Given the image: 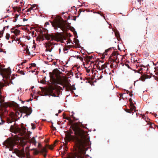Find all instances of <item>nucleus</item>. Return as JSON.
Wrapping results in <instances>:
<instances>
[{
    "instance_id": "f257e3e1",
    "label": "nucleus",
    "mask_w": 158,
    "mask_h": 158,
    "mask_svg": "<svg viewBox=\"0 0 158 158\" xmlns=\"http://www.w3.org/2000/svg\"><path fill=\"white\" fill-rule=\"evenodd\" d=\"M71 127L76 136L75 156L78 158H84L82 154L87 150L85 147L89 146V139L87 132L81 129L79 124L77 123L72 124Z\"/></svg>"
},
{
    "instance_id": "f03ea898",
    "label": "nucleus",
    "mask_w": 158,
    "mask_h": 158,
    "mask_svg": "<svg viewBox=\"0 0 158 158\" xmlns=\"http://www.w3.org/2000/svg\"><path fill=\"white\" fill-rule=\"evenodd\" d=\"M59 70L57 69H54L52 73L50 72V96L53 97H56L58 92L57 84L64 85L59 80Z\"/></svg>"
},
{
    "instance_id": "7ed1b4c3",
    "label": "nucleus",
    "mask_w": 158,
    "mask_h": 158,
    "mask_svg": "<svg viewBox=\"0 0 158 158\" xmlns=\"http://www.w3.org/2000/svg\"><path fill=\"white\" fill-rule=\"evenodd\" d=\"M50 23H51L53 27L55 29H57L58 27L60 28L63 31H67L68 30V28L65 26V23L62 20H61L60 19L55 18L53 21H50Z\"/></svg>"
},
{
    "instance_id": "20e7f679",
    "label": "nucleus",
    "mask_w": 158,
    "mask_h": 158,
    "mask_svg": "<svg viewBox=\"0 0 158 158\" xmlns=\"http://www.w3.org/2000/svg\"><path fill=\"white\" fill-rule=\"evenodd\" d=\"M46 77H44L43 79V81L42 83L44 84H46V82H47L48 84H47V86L44 87H40L41 92L39 91H38L37 93L39 94L41 96H48L49 97V82L48 81H46Z\"/></svg>"
},
{
    "instance_id": "39448f33",
    "label": "nucleus",
    "mask_w": 158,
    "mask_h": 158,
    "mask_svg": "<svg viewBox=\"0 0 158 158\" xmlns=\"http://www.w3.org/2000/svg\"><path fill=\"white\" fill-rule=\"evenodd\" d=\"M42 30H41L42 35V41H43L45 39L48 41V44H49V35L48 34V30L45 28H43Z\"/></svg>"
},
{
    "instance_id": "423d86ee",
    "label": "nucleus",
    "mask_w": 158,
    "mask_h": 158,
    "mask_svg": "<svg viewBox=\"0 0 158 158\" xmlns=\"http://www.w3.org/2000/svg\"><path fill=\"white\" fill-rule=\"evenodd\" d=\"M22 109L23 112L21 114L20 117H22V114L23 113L26 114L23 117L24 118L25 116H27V117L28 116L30 115L32 112L31 107H28L27 106H23L22 107Z\"/></svg>"
},
{
    "instance_id": "0eeeda50",
    "label": "nucleus",
    "mask_w": 158,
    "mask_h": 158,
    "mask_svg": "<svg viewBox=\"0 0 158 158\" xmlns=\"http://www.w3.org/2000/svg\"><path fill=\"white\" fill-rule=\"evenodd\" d=\"M121 57V56L116 52H113L110 57V59L113 62L118 63L119 62V57Z\"/></svg>"
},
{
    "instance_id": "6e6552de",
    "label": "nucleus",
    "mask_w": 158,
    "mask_h": 158,
    "mask_svg": "<svg viewBox=\"0 0 158 158\" xmlns=\"http://www.w3.org/2000/svg\"><path fill=\"white\" fill-rule=\"evenodd\" d=\"M73 132L72 130H70L69 132H68L67 134L65 135V137L64 139V141L65 143H63L64 144H65L70 141L74 137V136L71 135V134H73Z\"/></svg>"
},
{
    "instance_id": "1a4fd4ad",
    "label": "nucleus",
    "mask_w": 158,
    "mask_h": 158,
    "mask_svg": "<svg viewBox=\"0 0 158 158\" xmlns=\"http://www.w3.org/2000/svg\"><path fill=\"white\" fill-rule=\"evenodd\" d=\"M40 152L43 155L44 157H45L46 156L47 151L46 148H42Z\"/></svg>"
},
{
    "instance_id": "9d476101",
    "label": "nucleus",
    "mask_w": 158,
    "mask_h": 158,
    "mask_svg": "<svg viewBox=\"0 0 158 158\" xmlns=\"http://www.w3.org/2000/svg\"><path fill=\"white\" fill-rule=\"evenodd\" d=\"M151 77V76L146 74H143L141 76V79L142 81H144L146 79L150 78Z\"/></svg>"
},
{
    "instance_id": "9b49d317",
    "label": "nucleus",
    "mask_w": 158,
    "mask_h": 158,
    "mask_svg": "<svg viewBox=\"0 0 158 158\" xmlns=\"http://www.w3.org/2000/svg\"><path fill=\"white\" fill-rule=\"evenodd\" d=\"M130 109L131 110V112L132 111H134V112H135L136 107L133 104H131L130 105Z\"/></svg>"
},
{
    "instance_id": "f8f14e48",
    "label": "nucleus",
    "mask_w": 158,
    "mask_h": 158,
    "mask_svg": "<svg viewBox=\"0 0 158 158\" xmlns=\"http://www.w3.org/2000/svg\"><path fill=\"white\" fill-rule=\"evenodd\" d=\"M31 142L34 144V145L35 146L36 145L37 142L35 140V138L34 137H32L31 139Z\"/></svg>"
},
{
    "instance_id": "ddd939ff",
    "label": "nucleus",
    "mask_w": 158,
    "mask_h": 158,
    "mask_svg": "<svg viewBox=\"0 0 158 158\" xmlns=\"http://www.w3.org/2000/svg\"><path fill=\"white\" fill-rule=\"evenodd\" d=\"M56 60L54 61L53 60H52L51 61H50V65H52L53 64L56 66Z\"/></svg>"
},
{
    "instance_id": "4468645a",
    "label": "nucleus",
    "mask_w": 158,
    "mask_h": 158,
    "mask_svg": "<svg viewBox=\"0 0 158 158\" xmlns=\"http://www.w3.org/2000/svg\"><path fill=\"white\" fill-rule=\"evenodd\" d=\"M56 142L55 141L54 142L53 144H52L51 145H50V150H52L53 149L54 147H55L56 145Z\"/></svg>"
},
{
    "instance_id": "2eb2a0df",
    "label": "nucleus",
    "mask_w": 158,
    "mask_h": 158,
    "mask_svg": "<svg viewBox=\"0 0 158 158\" xmlns=\"http://www.w3.org/2000/svg\"><path fill=\"white\" fill-rule=\"evenodd\" d=\"M18 73H19L20 74H21L24 75L25 74V72H23L22 70H20L19 69L18 70Z\"/></svg>"
},
{
    "instance_id": "dca6fc26",
    "label": "nucleus",
    "mask_w": 158,
    "mask_h": 158,
    "mask_svg": "<svg viewBox=\"0 0 158 158\" xmlns=\"http://www.w3.org/2000/svg\"><path fill=\"white\" fill-rule=\"evenodd\" d=\"M107 66L105 64H102L101 66V69H100L99 70H101L104 69Z\"/></svg>"
},
{
    "instance_id": "f3484780",
    "label": "nucleus",
    "mask_w": 158,
    "mask_h": 158,
    "mask_svg": "<svg viewBox=\"0 0 158 158\" xmlns=\"http://www.w3.org/2000/svg\"><path fill=\"white\" fill-rule=\"evenodd\" d=\"M69 46H68V45L66 46L64 48V51H67L68 50L67 48H70V47H69Z\"/></svg>"
},
{
    "instance_id": "a211bd4d",
    "label": "nucleus",
    "mask_w": 158,
    "mask_h": 158,
    "mask_svg": "<svg viewBox=\"0 0 158 158\" xmlns=\"http://www.w3.org/2000/svg\"><path fill=\"white\" fill-rule=\"evenodd\" d=\"M5 27H3L2 30V31L0 32V35H3V32L4 31H5Z\"/></svg>"
},
{
    "instance_id": "6ab92c4d",
    "label": "nucleus",
    "mask_w": 158,
    "mask_h": 158,
    "mask_svg": "<svg viewBox=\"0 0 158 158\" xmlns=\"http://www.w3.org/2000/svg\"><path fill=\"white\" fill-rule=\"evenodd\" d=\"M10 34H9L7 33L6 35V39L7 40H8L10 38Z\"/></svg>"
},
{
    "instance_id": "aec40b11",
    "label": "nucleus",
    "mask_w": 158,
    "mask_h": 158,
    "mask_svg": "<svg viewBox=\"0 0 158 158\" xmlns=\"http://www.w3.org/2000/svg\"><path fill=\"white\" fill-rule=\"evenodd\" d=\"M31 126H32V129H34L35 128V125L34 124L31 123Z\"/></svg>"
},
{
    "instance_id": "412c9836",
    "label": "nucleus",
    "mask_w": 158,
    "mask_h": 158,
    "mask_svg": "<svg viewBox=\"0 0 158 158\" xmlns=\"http://www.w3.org/2000/svg\"><path fill=\"white\" fill-rule=\"evenodd\" d=\"M15 32L16 34H19L20 32V31L16 29L15 30Z\"/></svg>"
},
{
    "instance_id": "4be33fe9",
    "label": "nucleus",
    "mask_w": 158,
    "mask_h": 158,
    "mask_svg": "<svg viewBox=\"0 0 158 158\" xmlns=\"http://www.w3.org/2000/svg\"><path fill=\"white\" fill-rule=\"evenodd\" d=\"M125 111L127 112V113H131V110H130V109H126V110H125Z\"/></svg>"
},
{
    "instance_id": "5701e85b",
    "label": "nucleus",
    "mask_w": 158,
    "mask_h": 158,
    "mask_svg": "<svg viewBox=\"0 0 158 158\" xmlns=\"http://www.w3.org/2000/svg\"><path fill=\"white\" fill-rule=\"evenodd\" d=\"M142 69H143L142 68H140V69H139L138 70L136 71V72L139 73H141V72H140L141 71Z\"/></svg>"
},
{
    "instance_id": "b1692460",
    "label": "nucleus",
    "mask_w": 158,
    "mask_h": 158,
    "mask_svg": "<svg viewBox=\"0 0 158 158\" xmlns=\"http://www.w3.org/2000/svg\"><path fill=\"white\" fill-rule=\"evenodd\" d=\"M33 150H35L36 154H37L40 152V151L36 149L33 148Z\"/></svg>"
},
{
    "instance_id": "393cba45",
    "label": "nucleus",
    "mask_w": 158,
    "mask_h": 158,
    "mask_svg": "<svg viewBox=\"0 0 158 158\" xmlns=\"http://www.w3.org/2000/svg\"><path fill=\"white\" fill-rule=\"evenodd\" d=\"M32 10H33V8L31 7L27 10L26 12H28Z\"/></svg>"
},
{
    "instance_id": "a878e982",
    "label": "nucleus",
    "mask_w": 158,
    "mask_h": 158,
    "mask_svg": "<svg viewBox=\"0 0 158 158\" xmlns=\"http://www.w3.org/2000/svg\"><path fill=\"white\" fill-rule=\"evenodd\" d=\"M32 100V99H31V100H26V101H22V103H23L24 102H29L30 101H31Z\"/></svg>"
},
{
    "instance_id": "bb28decb",
    "label": "nucleus",
    "mask_w": 158,
    "mask_h": 158,
    "mask_svg": "<svg viewBox=\"0 0 158 158\" xmlns=\"http://www.w3.org/2000/svg\"><path fill=\"white\" fill-rule=\"evenodd\" d=\"M0 52H3L4 53L6 54V51H3V49H0Z\"/></svg>"
},
{
    "instance_id": "cd10ccee",
    "label": "nucleus",
    "mask_w": 158,
    "mask_h": 158,
    "mask_svg": "<svg viewBox=\"0 0 158 158\" xmlns=\"http://www.w3.org/2000/svg\"><path fill=\"white\" fill-rule=\"evenodd\" d=\"M129 101L130 102V105L131 104H133L132 102V99L131 98H130L129 99Z\"/></svg>"
},
{
    "instance_id": "c85d7f7f",
    "label": "nucleus",
    "mask_w": 158,
    "mask_h": 158,
    "mask_svg": "<svg viewBox=\"0 0 158 158\" xmlns=\"http://www.w3.org/2000/svg\"><path fill=\"white\" fill-rule=\"evenodd\" d=\"M49 22H46L45 23V24L44 25V26L45 27H46L47 26V25H49Z\"/></svg>"
},
{
    "instance_id": "c756f323",
    "label": "nucleus",
    "mask_w": 158,
    "mask_h": 158,
    "mask_svg": "<svg viewBox=\"0 0 158 158\" xmlns=\"http://www.w3.org/2000/svg\"><path fill=\"white\" fill-rule=\"evenodd\" d=\"M155 126H154V124H151L150 126V127L152 128H153V127H154Z\"/></svg>"
},
{
    "instance_id": "7c9ffc66",
    "label": "nucleus",
    "mask_w": 158,
    "mask_h": 158,
    "mask_svg": "<svg viewBox=\"0 0 158 158\" xmlns=\"http://www.w3.org/2000/svg\"><path fill=\"white\" fill-rule=\"evenodd\" d=\"M111 49V48H110L107 49L105 50V52L106 53L110 49Z\"/></svg>"
},
{
    "instance_id": "2f4dec72",
    "label": "nucleus",
    "mask_w": 158,
    "mask_h": 158,
    "mask_svg": "<svg viewBox=\"0 0 158 158\" xmlns=\"http://www.w3.org/2000/svg\"><path fill=\"white\" fill-rule=\"evenodd\" d=\"M36 6V5L35 4H34V5H32V7H31V8H34V7H35V6ZM33 10H36V9H33Z\"/></svg>"
},
{
    "instance_id": "473e14b6",
    "label": "nucleus",
    "mask_w": 158,
    "mask_h": 158,
    "mask_svg": "<svg viewBox=\"0 0 158 158\" xmlns=\"http://www.w3.org/2000/svg\"><path fill=\"white\" fill-rule=\"evenodd\" d=\"M44 62L46 64H48V63H49V62L48 61H44Z\"/></svg>"
},
{
    "instance_id": "72a5a7b5",
    "label": "nucleus",
    "mask_w": 158,
    "mask_h": 158,
    "mask_svg": "<svg viewBox=\"0 0 158 158\" xmlns=\"http://www.w3.org/2000/svg\"><path fill=\"white\" fill-rule=\"evenodd\" d=\"M67 158H75L73 156H69Z\"/></svg>"
},
{
    "instance_id": "f704fd0d",
    "label": "nucleus",
    "mask_w": 158,
    "mask_h": 158,
    "mask_svg": "<svg viewBox=\"0 0 158 158\" xmlns=\"http://www.w3.org/2000/svg\"><path fill=\"white\" fill-rule=\"evenodd\" d=\"M26 63V61H24V62H22L21 63V64H20V65H23V64H25V63Z\"/></svg>"
},
{
    "instance_id": "c9c22d12",
    "label": "nucleus",
    "mask_w": 158,
    "mask_h": 158,
    "mask_svg": "<svg viewBox=\"0 0 158 158\" xmlns=\"http://www.w3.org/2000/svg\"><path fill=\"white\" fill-rule=\"evenodd\" d=\"M0 118H1V120H2V122L1 123H0V125L4 123V122H3L2 121V119L1 118V117H0Z\"/></svg>"
},
{
    "instance_id": "e433bc0d",
    "label": "nucleus",
    "mask_w": 158,
    "mask_h": 158,
    "mask_svg": "<svg viewBox=\"0 0 158 158\" xmlns=\"http://www.w3.org/2000/svg\"><path fill=\"white\" fill-rule=\"evenodd\" d=\"M31 64L33 65V66L35 67L36 66V64L35 63H31Z\"/></svg>"
},
{
    "instance_id": "4c0bfd02",
    "label": "nucleus",
    "mask_w": 158,
    "mask_h": 158,
    "mask_svg": "<svg viewBox=\"0 0 158 158\" xmlns=\"http://www.w3.org/2000/svg\"><path fill=\"white\" fill-rule=\"evenodd\" d=\"M27 19H25V18H23V22H25V21H27Z\"/></svg>"
},
{
    "instance_id": "58836bf2",
    "label": "nucleus",
    "mask_w": 158,
    "mask_h": 158,
    "mask_svg": "<svg viewBox=\"0 0 158 158\" xmlns=\"http://www.w3.org/2000/svg\"><path fill=\"white\" fill-rule=\"evenodd\" d=\"M82 61L83 60V58L82 57H79V58Z\"/></svg>"
},
{
    "instance_id": "ea45409f",
    "label": "nucleus",
    "mask_w": 158,
    "mask_h": 158,
    "mask_svg": "<svg viewBox=\"0 0 158 158\" xmlns=\"http://www.w3.org/2000/svg\"><path fill=\"white\" fill-rule=\"evenodd\" d=\"M19 16V15H18L17 14H16V16L15 17V19H17Z\"/></svg>"
},
{
    "instance_id": "a19ab883",
    "label": "nucleus",
    "mask_w": 158,
    "mask_h": 158,
    "mask_svg": "<svg viewBox=\"0 0 158 158\" xmlns=\"http://www.w3.org/2000/svg\"><path fill=\"white\" fill-rule=\"evenodd\" d=\"M64 118L66 119L67 120H69V117H66L65 116L64 117Z\"/></svg>"
},
{
    "instance_id": "79ce46f5",
    "label": "nucleus",
    "mask_w": 158,
    "mask_h": 158,
    "mask_svg": "<svg viewBox=\"0 0 158 158\" xmlns=\"http://www.w3.org/2000/svg\"><path fill=\"white\" fill-rule=\"evenodd\" d=\"M46 52H49V48H46L45 49Z\"/></svg>"
},
{
    "instance_id": "37998d69",
    "label": "nucleus",
    "mask_w": 158,
    "mask_h": 158,
    "mask_svg": "<svg viewBox=\"0 0 158 158\" xmlns=\"http://www.w3.org/2000/svg\"><path fill=\"white\" fill-rule=\"evenodd\" d=\"M17 20V19H14L13 20V22L14 23L15 22H16Z\"/></svg>"
},
{
    "instance_id": "c03bdc74",
    "label": "nucleus",
    "mask_w": 158,
    "mask_h": 158,
    "mask_svg": "<svg viewBox=\"0 0 158 158\" xmlns=\"http://www.w3.org/2000/svg\"><path fill=\"white\" fill-rule=\"evenodd\" d=\"M4 27H5V29L6 28V29H8L9 28V26L8 25V26H5Z\"/></svg>"
},
{
    "instance_id": "a18cd8bd",
    "label": "nucleus",
    "mask_w": 158,
    "mask_h": 158,
    "mask_svg": "<svg viewBox=\"0 0 158 158\" xmlns=\"http://www.w3.org/2000/svg\"><path fill=\"white\" fill-rule=\"evenodd\" d=\"M21 88H19V89H18L17 90V91L18 92H19V91L21 90Z\"/></svg>"
},
{
    "instance_id": "49530a36",
    "label": "nucleus",
    "mask_w": 158,
    "mask_h": 158,
    "mask_svg": "<svg viewBox=\"0 0 158 158\" xmlns=\"http://www.w3.org/2000/svg\"><path fill=\"white\" fill-rule=\"evenodd\" d=\"M68 84H69V83H68V84H64V86H66V87H68Z\"/></svg>"
},
{
    "instance_id": "de8ad7c7",
    "label": "nucleus",
    "mask_w": 158,
    "mask_h": 158,
    "mask_svg": "<svg viewBox=\"0 0 158 158\" xmlns=\"http://www.w3.org/2000/svg\"><path fill=\"white\" fill-rule=\"evenodd\" d=\"M132 95H133V94H132V93H130L129 95L130 96L132 97Z\"/></svg>"
},
{
    "instance_id": "09e8293b",
    "label": "nucleus",
    "mask_w": 158,
    "mask_h": 158,
    "mask_svg": "<svg viewBox=\"0 0 158 158\" xmlns=\"http://www.w3.org/2000/svg\"><path fill=\"white\" fill-rule=\"evenodd\" d=\"M143 0H139V1H138V2H139L140 4L141 1H143Z\"/></svg>"
},
{
    "instance_id": "8fccbe9b",
    "label": "nucleus",
    "mask_w": 158,
    "mask_h": 158,
    "mask_svg": "<svg viewBox=\"0 0 158 158\" xmlns=\"http://www.w3.org/2000/svg\"><path fill=\"white\" fill-rule=\"evenodd\" d=\"M62 111L61 110H59L58 111V113H60Z\"/></svg>"
},
{
    "instance_id": "3c124183",
    "label": "nucleus",
    "mask_w": 158,
    "mask_h": 158,
    "mask_svg": "<svg viewBox=\"0 0 158 158\" xmlns=\"http://www.w3.org/2000/svg\"><path fill=\"white\" fill-rule=\"evenodd\" d=\"M8 17V15L6 16H5V17H4V18H3V19H5V18H7V17Z\"/></svg>"
},
{
    "instance_id": "603ef678",
    "label": "nucleus",
    "mask_w": 158,
    "mask_h": 158,
    "mask_svg": "<svg viewBox=\"0 0 158 158\" xmlns=\"http://www.w3.org/2000/svg\"><path fill=\"white\" fill-rule=\"evenodd\" d=\"M52 127L53 128V130H55L56 129V128L55 127H54L52 125Z\"/></svg>"
},
{
    "instance_id": "864d4df0",
    "label": "nucleus",
    "mask_w": 158,
    "mask_h": 158,
    "mask_svg": "<svg viewBox=\"0 0 158 158\" xmlns=\"http://www.w3.org/2000/svg\"><path fill=\"white\" fill-rule=\"evenodd\" d=\"M83 10L82 9H79V10H80V12H81Z\"/></svg>"
},
{
    "instance_id": "5fc2aeb1",
    "label": "nucleus",
    "mask_w": 158,
    "mask_h": 158,
    "mask_svg": "<svg viewBox=\"0 0 158 158\" xmlns=\"http://www.w3.org/2000/svg\"><path fill=\"white\" fill-rule=\"evenodd\" d=\"M90 70H89V69L87 70V71L88 73H89L90 72Z\"/></svg>"
},
{
    "instance_id": "6e6d98bb",
    "label": "nucleus",
    "mask_w": 158,
    "mask_h": 158,
    "mask_svg": "<svg viewBox=\"0 0 158 158\" xmlns=\"http://www.w3.org/2000/svg\"><path fill=\"white\" fill-rule=\"evenodd\" d=\"M25 46H26V45H25V44H23V45H22V47H24Z\"/></svg>"
},
{
    "instance_id": "4d7b16f0",
    "label": "nucleus",
    "mask_w": 158,
    "mask_h": 158,
    "mask_svg": "<svg viewBox=\"0 0 158 158\" xmlns=\"http://www.w3.org/2000/svg\"><path fill=\"white\" fill-rule=\"evenodd\" d=\"M89 57V58L90 59H91L92 58L93 56H90Z\"/></svg>"
},
{
    "instance_id": "13d9d810",
    "label": "nucleus",
    "mask_w": 158,
    "mask_h": 158,
    "mask_svg": "<svg viewBox=\"0 0 158 158\" xmlns=\"http://www.w3.org/2000/svg\"><path fill=\"white\" fill-rule=\"evenodd\" d=\"M156 75H157L158 77V72L157 73H156Z\"/></svg>"
},
{
    "instance_id": "bf43d9fd",
    "label": "nucleus",
    "mask_w": 158,
    "mask_h": 158,
    "mask_svg": "<svg viewBox=\"0 0 158 158\" xmlns=\"http://www.w3.org/2000/svg\"><path fill=\"white\" fill-rule=\"evenodd\" d=\"M98 69L99 70L100 69H101V68L100 66H99L98 68Z\"/></svg>"
},
{
    "instance_id": "052dcab7",
    "label": "nucleus",
    "mask_w": 158,
    "mask_h": 158,
    "mask_svg": "<svg viewBox=\"0 0 158 158\" xmlns=\"http://www.w3.org/2000/svg\"><path fill=\"white\" fill-rule=\"evenodd\" d=\"M127 94H128L129 93H130V91H128V90L127 91Z\"/></svg>"
},
{
    "instance_id": "680f3d73",
    "label": "nucleus",
    "mask_w": 158,
    "mask_h": 158,
    "mask_svg": "<svg viewBox=\"0 0 158 158\" xmlns=\"http://www.w3.org/2000/svg\"><path fill=\"white\" fill-rule=\"evenodd\" d=\"M102 76H101L99 78V79H101L102 78Z\"/></svg>"
},
{
    "instance_id": "e2e57ef3",
    "label": "nucleus",
    "mask_w": 158,
    "mask_h": 158,
    "mask_svg": "<svg viewBox=\"0 0 158 158\" xmlns=\"http://www.w3.org/2000/svg\"><path fill=\"white\" fill-rule=\"evenodd\" d=\"M50 38H52V35L51 34H50Z\"/></svg>"
},
{
    "instance_id": "0e129e2a",
    "label": "nucleus",
    "mask_w": 158,
    "mask_h": 158,
    "mask_svg": "<svg viewBox=\"0 0 158 158\" xmlns=\"http://www.w3.org/2000/svg\"><path fill=\"white\" fill-rule=\"evenodd\" d=\"M47 71H44V70H43V72L44 73H45Z\"/></svg>"
},
{
    "instance_id": "69168bd1",
    "label": "nucleus",
    "mask_w": 158,
    "mask_h": 158,
    "mask_svg": "<svg viewBox=\"0 0 158 158\" xmlns=\"http://www.w3.org/2000/svg\"><path fill=\"white\" fill-rule=\"evenodd\" d=\"M79 56H76V58H77V59H78L79 58Z\"/></svg>"
},
{
    "instance_id": "338daca9",
    "label": "nucleus",
    "mask_w": 158,
    "mask_h": 158,
    "mask_svg": "<svg viewBox=\"0 0 158 158\" xmlns=\"http://www.w3.org/2000/svg\"><path fill=\"white\" fill-rule=\"evenodd\" d=\"M90 79V78H87V79L88 80H89V79Z\"/></svg>"
},
{
    "instance_id": "774afa93",
    "label": "nucleus",
    "mask_w": 158,
    "mask_h": 158,
    "mask_svg": "<svg viewBox=\"0 0 158 158\" xmlns=\"http://www.w3.org/2000/svg\"><path fill=\"white\" fill-rule=\"evenodd\" d=\"M47 59H48V60H49V58H48V56L47 57Z\"/></svg>"
}]
</instances>
